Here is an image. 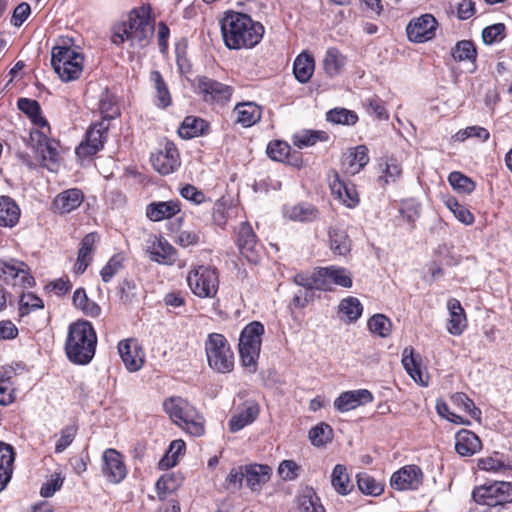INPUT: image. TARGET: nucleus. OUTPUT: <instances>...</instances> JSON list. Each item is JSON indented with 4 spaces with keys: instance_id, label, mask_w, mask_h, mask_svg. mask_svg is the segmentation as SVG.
Here are the masks:
<instances>
[{
    "instance_id": "f257e3e1",
    "label": "nucleus",
    "mask_w": 512,
    "mask_h": 512,
    "mask_svg": "<svg viewBox=\"0 0 512 512\" xmlns=\"http://www.w3.org/2000/svg\"><path fill=\"white\" fill-rule=\"evenodd\" d=\"M225 45L229 49L253 48L262 39L264 27L244 13L229 11L220 21Z\"/></svg>"
},
{
    "instance_id": "f03ea898",
    "label": "nucleus",
    "mask_w": 512,
    "mask_h": 512,
    "mask_svg": "<svg viewBox=\"0 0 512 512\" xmlns=\"http://www.w3.org/2000/svg\"><path fill=\"white\" fill-rule=\"evenodd\" d=\"M154 32L149 11L145 7L133 9L126 20L114 24L111 41L115 45H122L130 41L131 46L145 47L148 45Z\"/></svg>"
},
{
    "instance_id": "7ed1b4c3",
    "label": "nucleus",
    "mask_w": 512,
    "mask_h": 512,
    "mask_svg": "<svg viewBox=\"0 0 512 512\" xmlns=\"http://www.w3.org/2000/svg\"><path fill=\"white\" fill-rule=\"evenodd\" d=\"M96 345L97 335L90 322L79 320L69 325L65 352L72 363H90L95 355Z\"/></svg>"
},
{
    "instance_id": "20e7f679",
    "label": "nucleus",
    "mask_w": 512,
    "mask_h": 512,
    "mask_svg": "<svg viewBox=\"0 0 512 512\" xmlns=\"http://www.w3.org/2000/svg\"><path fill=\"white\" fill-rule=\"evenodd\" d=\"M163 407L171 420L191 436L204 434V418L187 400L172 396L164 401Z\"/></svg>"
},
{
    "instance_id": "39448f33",
    "label": "nucleus",
    "mask_w": 512,
    "mask_h": 512,
    "mask_svg": "<svg viewBox=\"0 0 512 512\" xmlns=\"http://www.w3.org/2000/svg\"><path fill=\"white\" fill-rule=\"evenodd\" d=\"M472 497L484 508L481 512H499L506 504L512 502V482L496 481L490 485L476 487Z\"/></svg>"
},
{
    "instance_id": "423d86ee",
    "label": "nucleus",
    "mask_w": 512,
    "mask_h": 512,
    "mask_svg": "<svg viewBox=\"0 0 512 512\" xmlns=\"http://www.w3.org/2000/svg\"><path fill=\"white\" fill-rule=\"evenodd\" d=\"M263 334L264 326L258 321L246 325L240 334V359L242 365L247 368L250 373H254L257 370V360L261 350Z\"/></svg>"
},
{
    "instance_id": "0eeeda50",
    "label": "nucleus",
    "mask_w": 512,
    "mask_h": 512,
    "mask_svg": "<svg viewBox=\"0 0 512 512\" xmlns=\"http://www.w3.org/2000/svg\"><path fill=\"white\" fill-rule=\"evenodd\" d=\"M83 63L84 56L71 47L56 46L52 49V67L64 82L78 79L83 71Z\"/></svg>"
},
{
    "instance_id": "6e6552de",
    "label": "nucleus",
    "mask_w": 512,
    "mask_h": 512,
    "mask_svg": "<svg viewBox=\"0 0 512 512\" xmlns=\"http://www.w3.org/2000/svg\"><path fill=\"white\" fill-rule=\"evenodd\" d=\"M207 361L214 371L229 373L234 368V353L228 340L219 333H211L205 342Z\"/></svg>"
},
{
    "instance_id": "1a4fd4ad",
    "label": "nucleus",
    "mask_w": 512,
    "mask_h": 512,
    "mask_svg": "<svg viewBox=\"0 0 512 512\" xmlns=\"http://www.w3.org/2000/svg\"><path fill=\"white\" fill-rule=\"evenodd\" d=\"M187 284L195 296L213 299L219 290L218 271L210 266L199 265L189 271Z\"/></svg>"
},
{
    "instance_id": "9d476101",
    "label": "nucleus",
    "mask_w": 512,
    "mask_h": 512,
    "mask_svg": "<svg viewBox=\"0 0 512 512\" xmlns=\"http://www.w3.org/2000/svg\"><path fill=\"white\" fill-rule=\"evenodd\" d=\"M150 161L154 170L161 175L175 172L181 164L177 147L169 141L164 144L163 148L151 154Z\"/></svg>"
},
{
    "instance_id": "9b49d317",
    "label": "nucleus",
    "mask_w": 512,
    "mask_h": 512,
    "mask_svg": "<svg viewBox=\"0 0 512 512\" xmlns=\"http://www.w3.org/2000/svg\"><path fill=\"white\" fill-rule=\"evenodd\" d=\"M0 280L6 284L32 287L34 278L28 273L27 265L19 261L0 260Z\"/></svg>"
},
{
    "instance_id": "f8f14e48",
    "label": "nucleus",
    "mask_w": 512,
    "mask_h": 512,
    "mask_svg": "<svg viewBox=\"0 0 512 512\" xmlns=\"http://www.w3.org/2000/svg\"><path fill=\"white\" fill-rule=\"evenodd\" d=\"M438 22L431 14L413 18L406 27L408 39L415 43L427 42L435 37Z\"/></svg>"
},
{
    "instance_id": "ddd939ff",
    "label": "nucleus",
    "mask_w": 512,
    "mask_h": 512,
    "mask_svg": "<svg viewBox=\"0 0 512 512\" xmlns=\"http://www.w3.org/2000/svg\"><path fill=\"white\" fill-rule=\"evenodd\" d=\"M102 474L106 480L113 484H118L125 479L127 468L123 456L113 448H108L102 455Z\"/></svg>"
},
{
    "instance_id": "4468645a",
    "label": "nucleus",
    "mask_w": 512,
    "mask_h": 512,
    "mask_svg": "<svg viewBox=\"0 0 512 512\" xmlns=\"http://www.w3.org/2000/svg\"><path fill=\"white\" fill-rule=\"evenodd\" d=\"M236 233V244L240 253L249 262L257 263L260 260L261 247L251 225L248 222H242Z\"/></svg>"
},
{
    "instance_id": "2eb2a0df",
    "label": "nucleus",
    "mask_w": 512,
    "mask_h": 512,
    "mask_svg": "<svg viewBox=\"0 0 512 512\" xmlns=\"http://www.w3.org/2000/svg\"><path fill=\"white\" fill-rule=\"evenodd\" d=\"M198 92L203 95L205 101L225 103L230 100L233 88L206 76L197 79Z\"/></svg>"
},
{
    "instance_id": "dca6fc26",
    "label": "nucleus",
    "mask_w": 512,
    "mask_h": 512,
    "mask_svg": "<svg viewBox=\"0 0 512 512\" xmlns=\"http://www.w3.org/2000/svg\"><path fill=\"white\" fill-rule=\"evenodd\" d=\"M108 127L104 122H98L90 127L86 133L85 141L76 148L79 157H90L103 148Z\"/></svg>"
},
{
    "instance_id": "f3484780",
    "label": "nucleus",
    "mask_w": 512,
    "mask_h": 512,
    "mask_svg": "<svg viewBox=\"0 0 512 512\" xmlns=\"http://www.w3.org/2000/svg\"><path fill=\"white\" fill-rule=\"evenodd\" d=\"M422 480L423 473L418 466L406 465L392 474L390 485L399 491L415 490L421 485Z\"/></svg>"
},
{
    "instance_id": "a211bd4d",
    "label": "nucleus",
    "mask_w": 512,
    "mask_h": 512,
    "mask_svg": "<svg viewBox=\"0 0 512 512\" xmlns=\"http://www.w3.org/2000/svg\"><path fill=\"white\" fill-rule=\"evenodd\" d=\"M260 407L254 400L245 401L237 412L231 416L228 422L229 430L236 433L244 427L252 424L259 416Z\"/></svg>"
},
{
    "instance_id": "6ab92c4d",
    "label": "nucleus",
    "mask_w": 512,
    "mask_h": 512,
    "mask_svg": "<svg viewBox=\"0 0 512 512\" xmlns=\"http://www.w3.org/2000/svg\"><path fill=\"white\" fill-rule=\"evenodd\" d=\"M372 401L373 395L367 389L345 391L334 400V408L339 412H348Z\"/></svg>"
},
{
    "instance_id": "aec40b11",
    "label": "nucleus",
    "mask_w": 512,
    "mask_h": 512,
    "mask_svg": "<svg viewBox=\"0 0 512 512\" xmlns=\"http://www.w3.org/2000/svg\"><path fill=\"white\" fill-rule=\"evenodd\" d=\"M31 136L33 140H35V136L38 138L37 152L41 155L43 165L49 170H54L59 160L58 143L38 131L32 133Z\"/></svg>"
},
{
    "instance_id": "412c9836",
    "label": "nucleus",
    "mask_w": 512,
    "mask_h": 512,
    "mask_svg": "<svg viewBox=\"0 0 512 512\" xmlns=\"http://www.w3.org/2000/svg\"><path fill=\"white\" fill-rule=\"evenodd\" d=\"M119 355L130 372H136L144 364V352L135 342L130 340L121 341L118 344Z\"/></svg>"
},
{
    "instance_id": "4be33fe9",
    "label": "nucleus",
    "mask_w": 512,
    "mask_h": 512,
    "mask_svg": "<svg viewBox=\"0 0 512 512\" xmlns=\"http://www.w3.org/2000/svg\"><path fill=\"white\" fill-rule=\"evenodd\" d=\"M84 200L83 192L78 188L67 189L53 200L52 209L58 214H68L77 209Z\"/></svg>"
},
{
    "instance_id": "5701e85b",
    "label": "nucleus",
    "mask_w": 512,
    "mask_h": 512,
    "mask_svg": "<svg viewBox=\"0 0 512 512\" xmlns=\"http://www.w3.org/2000/svg\"><path fill=\"white\" fill-rule=\"evenodd\" d=\"M329 186L335 198L339 199L347 207H354L358 203V196L355 188L343 182L336 171L329 175Z\"/></svg>"
},
{
    "instance_id": "b1692460",
    "label": "nucleus",
    "mask_w": 512,
    "mask_h": 512,
    "mask_svg": "<svg viewBox=\"0 0 512 512\" xmlns=\"http://www.w3.org/2000/svg\"><path fill=\"white\" fill-rule=\"evenodd\" d=\"M147 251L150 254V259L160 264L173 265L177 260L176 249L162 237H154Z\"/></svg>"
},
{
    "instance_id": "393cba45",
    "label": "nucleus",
    "mask_w": 512,
    "mask_h": 512,
    "mask_svg": "<svg viewBox=\"0 0 512 512\" xmlns=\"http://www.w3.org/2000/svg\"><path fill=\"white\" fill-rule=\"evenodd\" d=\"M482 448V443L479 437L472 431L461 429L455 435V450L463 456H472L479 452Z\"/></svg>"
},
{
    "instance_id": "a878e982",
    "label": "nucleus",
    "mask_w": 512,
    "mask_h": 512,
    "mask_svg": "<svg viewBox=\"0 0 512 512\" xmlns=\"http://www.w3.org/2000/svg\"><path fill=\"white\" fill-rule=\"evenodd\" d=\"M181 211L178 201L153 202L146 208L147 217L154 222L169 219Z\"/></svg>"
},
{
    "instance_id": "bb28decb",
    "label": "nucleus",
    "mask_w": 512,
    "mask_h": 512,
    "mask_svg": "<svg viewBox=\"0 0 512 512\" xmlns=\"http://www.w3.org/2000/svg\"><path fill=\"white\" fill-rule=\"evenodd\" d=\"M368 162V148L365 145H358L349 149V153L343 160L342 164L347 173L355 175L359 173Z\"/></svg>"
},
{
    "instance_id": "cd10ccee",
    "label": "nucleus",
    "mask_w": 512,
    "mask_h": 512,
    "mask_svg": "<svg viewBox=\"0 0 512 512\" xmlns=\"http://www.w3.org/2000/svg\"><path fill=\"white\" fill-rule=\"evenodd\" d=\"M447 308L450 314L447 330L452 335H460L467 325L466 315L461 303L455 299H449Z\"/></svg>"
},
{
    "instance_id": "c85d7f7f",
    "label": "nucleus",
    "mask_w": 512,
    "mask_h": 512,
    "mask_svg": "<svg viewBox=\"0 0 512 512\" xmlns=\"http://www.w3.org/2000/svg\"><path fill=\"white\" fill-rule=\"evenodd\" d=\"M234 112L237 115L236 122L243 127H250L260 121L261 108L253 102L238 103Z\"/></svg>"
},
{
    "instance_id": "c756f323",
    "label": "nucleus",
    "mask_w": 512,
    "mask_h": 512,
    "mask_svg": "<svg viewBox=\"0 0 512 512\" xmlns=\"http://www.w3.org/2000/svg\"><path fill=\"white\" fill-rule=\"evenodd\" d=\"M20 218V208L9 196H0V226L14 227Z\"/></svg>"
},
{
    "instance_id": "7c9ffc66",
    "label": "nucleus",
    "mask_w": 512,
    "mask_h": 512,
    "mask_svg": "<svg viewBox=\"0 0 512 512\" xmlns=\"http://www.w3.org/2000/svg\"><path fill=\"white\" fill-rule=\"evenodd\" d=\"M14 459L13 448L8 444L0 442V491L6 487L11 479Z\"/></svg>"
},
{
    "instance_id": "2f4dec72",
    "label": "nucleus",
    "mask_w": 512,
    "mask_h": 512,
    "mask_svg": "<svg viewBox=\"0 0 512 512\" xmlns=\"http://www.w3.org/2000/svg\"><path fill=\"white\" fill-rule=\"evenodd\" d=\"M150 81L155 90V104L157 107L165 109L172 104V97L167 83L164 81L161 73L157 70L150 73Z\"/></svg>"
},
{
    "instance_id": "473e14b6",
    "label": "nucleus",
    "mask_w": 512,
    "mask_h": 512,
    "mask_svg": "<svg viewBox=\"0 0 512 512\" xmlns=\"http://www.w3.org/2000/svg\"><path fill=\"white\" fill-rule=\"evenodd\" d=\"M272 469L268 465L255 464L245 467V481L252 490L258 489L270 479Z\"/></svg>"
},
{
    "instance_id": "72a5a7b5",
    "label": "nucleus",
    "mask_w": 512,
    "mask_h": 512,
    "mask_svg": "<svg viewBox=\"0 0 512 512\" xmlns=\"http://www.w3.org/2000/svg\"><path fill=\"white\" fill-rule=\"evenodd\" d=\"M315 61L312 55L307 52L299 54L293 64V73L300 83H306L313 75Z\"/></svg>"
},
{
    "instance_id": "f704fd0d",
    "label": "nucleus",
    "mask_w": 512,
    "mask_h": 512,
    "mask_svg": "<svg viewBox=\"0 0 512 512\" xmlns=\"http://www.w3.org/2000/svg\"><path fill=\"white\" fill-rule=\"evenodd\" d=\"M477 466L480 470L493 473L512 471V461L500 453L478 459Z\"/></svg>"
},
{
    "instance_id": "c9c22d12",
    "label": "nucleus",
    "mask_w": 512,
    "mask_h": 512,
    "mask_svg": "<svg viewBox=\"0 0 512 512\" xmlns=\"http://www.w3.org/2000/svg\"><path fill=\"white\" fill-rule=\"evenodd\" d=\"M209 128V124L202 118L187 116L179 127V136L191 139L203 135Z\"/></svg>"
},
{
    "instance_id": "e433bc0d",
    "label": "nucleus",
    "mask_w": 512,
    "mask_h": 512,
    "mask_svg": "<svg viewBox=\"0 0 512 512\" xmlns=\"http://www.w3.org/2000/svg\"><path fill=\"white\" fill-rule=\"evenodd\" d=\"M346 64V57L336 48H329L323 58V68L330 78L338 75Z\"/></svg>"
},
{
    "instance_id": "4c0bfd02",
    "label": "nucleus",
    "mask_w": 512,
    "mask_h": 512,
    "mask_svg": "<svg viewBox=\"0 0 512 512\" xmlns=\"http://www.w3.org/2000/svg\"><path fill=\"white\" fill-rule=\"evenodd\" d=\"M18 109L26 114L33 124L39 127H48L47 120L41 114L40 104L33 99L20 98L17 101Z\"/></svg>"
},
{
    "instance_id": "58836bf2",
    "label": "nucleus",
    "mask_w": 512,
    "mask_h": 512,
    "mask_svg": "<svg viewBox=\"0 0 512 512\" xmlns=\"http://www.w3.org/2000/svg\"><path fill=\"white\" fill-rule=\"evenodd\" d=\"M328 233L331 250L340 256L347 255L351 250V240L346 231L332 227L329 229Z\"/></svg>"
},
{
    "instance_id": "ea45409f",
    "label": "nucleus",
    "mask_w": 512,
    "mask_h": 512,
    "mask_svg": "<svg viewBox=\"0 0 512 512\" xmlns=\"http://www.w3.org/2000/svg\"><path fill=\"white\" fill-rule=\"evenodd\" d=\"M318 277L329 278L336 285L344 288H350L352 286V278L347 269L343 267L329 266L320 268L317 271Z\"/></svg>"
},
{
    "instance_id": "a19ab883",
    "label": "nucleus",
    "mask_w": 512,
    "mask_h": 512,
    "mask_svg": "<svg viewBox=\"0 0 512 512\" xmlns=\"http://www.w3.org/2000/svg\"><path fill=\"white\" fill-rule=\"evenodd\" d=\"M331 484L341 495H347L353 489V484L349 479L347 469L344 465L337 464L334 467L331 475Z\"/></svg>"
},
{
    "instance_id": "79ce46f5",
    "label": "nucleus",
    "mask_w": 512,
    "mask_h": 512,
    "mask_svg": "<svg viewBox=\"0 0 512 512\" xmlns=\"http://www.w3.org/2000/svg\"><path fill=\"white\" fill-rule=\"evenodd\" d=\"M73 304L75 307L81 309L84 314L90 317H96L101 312L99 305L87 297L83 288L75 290L73 294Z\"/></svg>"
},
{
    "instance_id": "37998d69",
    "label": "nucleus",
    "mask_w": 512,
    "mask_h": 512,
    "mask_svg": "<svg viewBox=\"0 0 512 512\" xmlns=\"http://www.w3.org/2000/svg\"><path fill=\"white\" fill-rule=\"evenodd\" d=\"M328 135L324 131L304 130L295 134L292 138L293 144L302 149L315 145L319 141H326Z\"/></svg>"
},
{
    "instance_id": "c03bdc74",
    "label": "nucleus",
    "mask_w": 512,
    "mask_h": 512,
    "mask_svg": "<svg viewBox=\"0 0 512 512\" xmlns=\"http://www.w3.org/2000/svg\"><path fill=\"white\" fill-rule=\"evenodd\" d=\"M297 512H325V509L316 493L307 490L298 497Z\"/></svg>"
},
{
    "instance_id": "a18cd8bd",
    "label": "nucleus",
    "mask_w": 512,
    "mask_h": 512,
    "mask_svg": "<svg viewBox=\"0 0 512 512\" xmlns=\"http://www.w3.org/2000/svg\"><path fill=\"white\" fill-rule=\"evenodd\" d=\"M326 119L334 124L353 126L358 121L357 114L345 108H334L327 112Z\"/></svg>"
},
{
    "instance_id": "49530a36",
    "label": "nucleus",
    "mask_w": 512,
    "mask_h": 512,
    "mask_svg": "<svg viewBox=\"0 0 512 512\" xmlns=\"http://www.w3.org/2000/svg\"><path fill=\"white\" fill-rule=\"evenodd\" d=\"M185 450V442L183 440H174L171 442L167 453L160 459L159 468L169 469L174 467L178 461V455Z\"/></svg>"
},
{
    "instance_id": "de8ad7c7",
    "label": "nucleus",
    "mask_w": 512,
    "mask_h": 512,
    "mask_svg": "<svg viewBox=\"0 0 512 512\" xmlns=\"http://www.w3.org/2000/svg\"><path fill=\"white\" fill-rule=\"evenodd\" d=\"M357 485L359 490L366 495L378 496L383 492V485L367 473L357 475Z\"/></svg>"
},
{
    "instance_id": "09e8293b",
    "label": "nucleus",
    "mask_w": 512,
    "mask_h": 512,
    "mask_svg": "<svg viewBox=\"0 0 512 512\" xmlns=\"http://www.w3.org/2000/svg\"><path fill=\"white\" fill-rule=\"evenodd\" d=\"M452 403L464 412L468 413L473 419L480 420L481 410L477 408L472 399L465 393L457 392L451 396Z\"/></svg>"
},
{
    "instance_id": "8fccbe9b",
    "label": "nucleus",
    "mask_w": 512,
    "mask_h": 512,
    "mask_svg": "<svg viewBox=\"0 0 512 512\" xmlns=\"http://www.w3.org/2000/svg\"><path fill=\"white\" fill-rule=\"evenodd\" d=\"M413 351V348L404 349L402 364L414 381L423 383L419 362Z\"/></svg>"
},
{
    "instance_id": "3c124183",
    "label": "nucleus",
    "mask_w": 512,
    "mask_h": 512,
    "mask_svg": "<svg viewBox=\"0 0 512 512\" xmlns=\"http://www.w3.org/2000/svg\"><path fill=\"white\" fill-rule=\"evenodd\" d=\"M452 56L456 61H472L477 57V51L472 41H459L452 50Z\"/></svg>"
},
{
    "instance_id": "603ef678",
    "label": "nucleus",
    "mask_w": 512,
    "mask_h": 512,
    "mask_svg": "<svg viewBox=\"0 0 512 512\" xmlns=\"http://www.w3.org/2000/svg\"><path fill=\"white\" fill-rule=\"evenodd\" d=\"M448 182L459 193L470 194L475 189V183L469 177L457 171L449 174Z\"/></svg>"
},
{
    "instance_id": "864d4df0",
    "label": "nucleus",
    "mask_w": 512,
    "mask_h": 512,
    "mask_svg": "<svg viewBox=\"0 0 512 512\" xmlns=\"http://www.w3.org/2000/svg\"><path fill=\"white\" fill-rule=\"evenodd\" d=\"M125 256L121 253L113 255L101 269L100 275L103 282L108 283L124 267Z\"/></svg>"
},
{
    "instance_id": "5fc2aeb1",
    "label": "nucleus",
    "mask_w": 512,
    "mask_h": 512,
    "mask_svg": "<svg viewBox=\"0 0 512 512\" xmlns=\"http://www.w3.org/2000/svg\"><path fill=\"white\" fill-rule=\"evenodd\" d=\"M362 304L356 297H347L341 300L339 312H342L349 321H356L362 314Z\"/></svg>"
},
{
    "instance_id": "6e6d98bb",
    "label": "nucleus",
    "mask_w": 512,
    "mask_h": 512,
    "mask_svg": "<svg viewBox=\"0 0 512 512\" xmlns=\"http://www.w3.org/2000/svg\"><path fill=\"white\" fill-rule=\"evenodd\" d=\"M391 321L383 314H375L368 320L369 330L381 337H387L391 333Z\"/></svg>"
},
{
    "instance_id": "4d7b16f0",
    "label": "nucleus",
    "mask_w": 512,
    "mask_h": 512,
    "mask_svg": "<svg viewBox=\"0 0 512 512\" xmlns=\"http://www.w3.org/2000/svg\"><path fill=\"white\" fill-rule=\"evenodd\" d=\"M332 438V428L326 423H319L309 431V439L315 446H322Z\"/></svg>"
},
{
    "instance_id": "13d9d810",
    "label": "nucleus",
    "mask_w": 512,
    "mask_h": 512,
    "mask_svg": "<svg viewBox=\"0 0 512 512\" xmlns=\"http://www.w3.org/2000/svg\"><path fill=\"white\" fill-rule=\"evenodd\" d=\"M99 110L104 119H114L120 114L115 97L108 92L101 95Z\"/></svg>"
},
{
    "instance_id": "bf43d9fd",
    "label": "nucleus",
    "mask_w": 512,
    "mask_h": 512,
    "mask_svg": "<svg viewBox=\"0 0 512 512\" xmlns=\"http://www.w3.org/2000/svg\"><path fill=\"white\" fill-rule=\"evenodd\" d=\"M447 208L454 214L456 219L465 225H471L474 222L473 214L455 198H449L445 202Z\"/></svg>"
},
{
    "instance_id": "052dcab7",
    "label": "nucleus",
    "mask_w": 512,
    "mask_h": 512,
    "mask_svg": "<svg viewBox=\"0 0 512 512\" xmlns=\"http://www.w3.org/2000/svg\"><path fill=\"white\" fill-rule=\"evenodd\" d=\"M44 307L42 299L33 293L22 294L19 302V315L21 317L28 315L31 311L42 309Z\"/></svg>"
},
{
    "instance_id": "680f3d73",
    "label": "nucleus",
    "mask_w": 512,
    "mask_h": 512,
    "mask_svg": "<svg viewBox=\"0 0 512 512\" xmlns=\"http://www.w3.org/2000/svg\"><path fill=\"white\" fill-rule=\"evenodd\" d=\"M290 150V145L281 140L271 141L267 146L268 156L272 160L279 162H283L288 157Z\"/></svg>"
},
{
    "instance_id": "e2e57ef3",
    "label": "nucleus",
    "mask_w": 512,
    "mask_h": 512,
    "mask_svg": "<svg viewBox=\"0 0 512 512\" xmlns=\"http://www.w3.org/2000/svg\"><path fill=\"white\" fill-rule=\"evenodd\" d=\"M15 400L14 388L10 376L0 372V405L6 406Z\"/></svg>"
},
{
    "instance_id": "0e129e2a",
    "label": "nucleus",
    "mask_w": 512,
    "mask_h": 512,
    "mask_svg": "<svg viewBox=\"0 0 512 512\" xmlns=\"http://www.w3.org/2000/svg\"><path fill=\"white\" fill-rule=\"evenodd\" d=\"M301 466L293 460H283L278 466V474L285 481H292L299 477Z\"/></svg>"
},
{
    "instance_id": "69168bd1",
    "label": "nucleus",
    "mask_w": 512,
    "mask_h": 512,
    "mask_svg": "<svg viewBox=\"0 0 512 512\" xmlns=\"http://www.w3.org/2000/svg\"><path fill=\"white\" fill-rule=\"evenodd\" d=\"M317 214L318 211L315 207L301 204L291 209L289 217L297 221H311L317 217Z\"/></svg>"
},
{
    "instance_id": "338daca9",
    "label": "nucleus",
    "mask_w": 512,
    "mask_h": 512,
    "mask_svg": "<svg viewBox=\"0 0 512 512\" xmlns=\"http://www.w3.org/2000/svg\"><path fill=\"white\" fill-rule=\"evenodd\" d=\"M120 300L124 304L132 303L137 297V285L133 280L124 279L119 283Z\"/></svg>"
},
{
    "instance_id": "774afa93",
    "label": "nucleus",
    "mask_w": 512,
    "mask_h": 512,
    "mask_svg": "<svg viewBox=\"0 0 512 512\" xmlns=\"http://www.w3.org/2000/svg\"><path fill=\"white\" fill-rule=\"evenodd\" d=\"M505 32V25L503 23H496L483 29L482 39L485 44H493L503 39Z\"/></svg>"
}]
</instances>
